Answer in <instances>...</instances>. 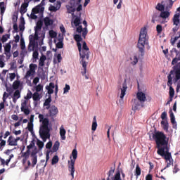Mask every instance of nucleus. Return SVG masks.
<instances>
[{
	"label": "nucleus",
	"mask_w": 180,
	"mask_h": 180,
	"mask_svg": "<svg viewBox=\"0 0 180 180\" xmlns=\"http://www.w3.org/2000/svg\"><path fill=\"white\" fill-rule=\"evenodd\" d=\"M153 138L155 140L157 146V153L165 160L167 163L166 167L161 170V172L167 168H169L172 164H174V159L169 152V148H168V140H167V136L164 132L157 131L153 134Z\"/></svg>",
	"instance_id": "f257e3e1"
},
{
	"label": "nucleus",
	"mask_w": 180,
	"mask_h": 180,
	"mask_svg": "<svg viewBox=\"0 0 180 180\" xmlns=\"http://www.w3.org/2000/svg\"><path fill=\"white\" fill-rule=\"evenodd\" d=\"M39 122H42V124L39 128V136L44 143L47 141V139H50V129L49 128V121L48 118H44L43 114H39L38 116Z\"/></svg>",
	"instance_id": "f03ea898"
},
{
	"label": "nucleus",
	"mask_w": 180,
	"mask_h": 180,
	"mask_svg": "<svg viewBox=\"0 0 180 180\" xmlns=\"http://www.w3.org/2000/svg\"><path fill=\"white\" fill-rule=\"evenodd\" d=\"M79 56L81 58L80 64H82L84 71L82 72V75L86 74V67L88 65V60H89V48L86 45V42L83 41V46L81 45L80 51H79ZM87 60V61L85 60Z\"/></svg>",
	"instance_id": "7ed1b4c3"
},
{
	"label": "nucleus",
	"mask_w": 180,
	"mask_h": 180,
	"mask_svg": "<svg viewBox=\"0 0 180 180\" xmlns=\"http://www.w3.org/2000/svg\"><path fill=\"white\" fill-rule=\"evenodd\" d=\"M147 28L146 27L141 28L139 34V39L138 41V49L141 53V57H144V49L146 46V41H147Z\"/></svg>",
	"instance_id": "20e7f679"
},
{
	"label": "nucleus",
	"mask_w": 180,
	"mask_h": 180,
	"mask_svg": "<svg viewBox=\"0 0 180 180\" xmlns=\"http://www.w3.org/2000/svg\"><path fill=\"white\" fill-rule=\"evenodd\" d=\"M137 100H134V106L135 110L139 109V108H144V102L147 101V97L146 96V94L143 91H139L136 94Z\"/></svg>",
	"instance_id": "39448f33"
},
{
	"label": "nucleus",
	"mask_w": 180,
	"mask_h": 180,
	"mask_svg": "<svg viewBox=\"0 0 180 180\" xmlns=\"http://www.w3.org/2000/svg\"><path fill=\"white\" fill-rule=\"evenodd\" d=\"M72 155L73 157V159L70 160V164H69L68 165V169L70 172L72 179H74V174L75 172V160H77V157H78V151L76 149H73L72 152Z\"/></svg>",
	"instance_id": "423d86ee"
},
{
	"label": "nucleus",
	"mask_w": 180,
	"mask_h": 180,
	"mask_svg": "<svg viewBox=\"0 0 180 180\" xmlns=\"http://www.w3.org/2000/svg\"><path fill=\"white\" fill-rule=\"evenodd\" d=\"M46 109L48 110V117H51V119L57 117V115H58V108L52 105L51 107H46Z\"/></svg>",
	"instance_id": "0eeeda50"
},
{
	"label": "nucleus",
	"mask_w": 180,
	"mask_h": 180,
	"mask_svg": "<svg viewBox=\"0 0 180 180\" xmlns=\"http://www.w3.org/2000/svg\"><path fill=\"white\" fill-rule=\"evenodd\" d=\"M29 39L28 51L32 53V51H34V49L39 47V44L36 41L37 39L34 38V35H30Z\"/></svg>",
	"instance_id": "6e6552de"
},
{
	"label": "nucleus",
	"mask_w": 180,
	"mask_h": 180,
	"mask_svg": "<svg viewBox=\"0 0 180 180\" xmlns=\"http://www.w3.org/2000/svg\"><path fill=\"white\" fill-rule=\"evenodd\" d=\"M20 110L21 112H23L25 116L30 115V110L29 109V106H27V101L25 100L24 102L21 103Z\"/></svg>",
	"instance_id": "1a4fd4ad"
},
{
	"label": "nucleus",
	"mask_w": 180,
	"mask_h": 180,
	"mask_svg": "<svg viewBox=\"0 0 180 180\" xmlns=\"http://www.w3.org/2000/svg\"><path fill=\"white\" fill-rule=\"evenodd\" d=\"M74 39L77 41V49L79 51H81V41H82V37L79 34H75Z\"/></svg>",
	"instance_id": "9d476101"
},
{
	"label": "nucleus",
	"mask_w": 180,
	"mask_h": 180,
	"mask_svg": "<svg viewBox=\"0 0 180 180\" xmlns=\"http://www.w3.org/2000/svg\"><path fill=\"white\" fill-rule=\"evenodd\" d=\"M54 88H56V85L53 82L49 83V86H46V89L48 91L49 95L54 94Z\"/></svg>",
	"instance_id": "9b49d317"
},
{
	"label": "nucleus",
	"mask_w": 180,
	"mask_h": 180,
	"mask_svg": "<svg viewBox=\"0 0 180 180\" xmlns=\"http://www.w3.org/2000/svg\"><path fill=\"white\" fill-rule=\"evenodd\" d=\"M126 91H127V83L126 82V81H124L122 84V88H121V99H123L124 98V95H126Z\"/></svg>",
	"instance_id": "f8f14e48"
},
{
	"label": "nucleus",
	"mask_w": 180,
	"mask_h": 180,
	"mask_svg": "<svg viewBox=\"0 0 180 180\" xmlns=\"http://www.w3.org/2000/svg\"><path fill=\"white\" fill-rule=\"evenodd\" d=\"M170 113V122L173 124V129H176V121L175 120V115L172 112V110L169 111Z\"/></svg>",
	"instance_id": "ddd939ff"
},
{
	"label": "nucleus",
	"mask_w": 180,
	"mask_h": 180,
	"mask_svg": "<svg viewBox=\"0 0 180 180\" xmlns=\"http://www.w3.org/2000/svg\"><path fill=\"white\" fill-rule=\"evenodd\" d=\"M27 6H29V2H24L20 7V14L26 13L27 12Z\"/></svg>",
	"instance_id": "4468645a"
},
{
	"label": "nucleus",
	"mask_w": 180,
	"mask_h": 180,
	"mask_svg": "<svg viewBox=\"0 0 180 180\" xmlns=\"http://www.w3.org/2000/svg\"><path fill=\"white\" fill-rule=\"evenodd\" d=\"M20 98V90H15L13 96V103H16L18 102V99Z\"/></svg>",
	"instance_id": "2eb2a0df"
},
{
	"label": "nucleus",
	"mask_w": 180,
	"mask_h": 180,
	"mask_svg": "<svg viewBox=\"0 0 180 180\" xmlns=\"http://www.w3.org/2000/svg\"><path fill=\"white\" fill-rule=\"evenodd\" d=\"M66 8L68 13H71L72 18H75V14H74V12H75L76 8L74 6L70 5L66 6Z\"/></svg>",
	"instance_id": "dca6fc26"
},
{
	"label": "nucleus",
	"mask_w": 180,
	"mask_h": 180,
	"mask_svg": "<svg viewBox=\"0 0 180 180\" xmlns=\"http://www.w3.org/2000/svg\"><path fill=\"white\" fill-rule=\"evenodd\" d=\"M7 142L8 143V146H18V143L16 142V140L12 136H10L8 137Z\"/></svg>",
	"instance_id": "f3484780"
},
{
	"label": "nucleus",
	"mask_w": 180,
	"mask_h": 180,
	"mask_svg": "<svg viewBox=\"0 0 180 180\" xmlns=\"http://www.w3.org/2000/svg\"><path fill=\"white\" fill-rule=\"evenodd\" d=\"M44 22L46 27H49V26H51V25H53V23H54V21H53V20L50 19L49 17H46L44 19Z\"/></svg>",
	"instance_id": "a211bd4d"
},
{
	"label": "nucleus",
	"mask_w": 180,
	"mask_h": 180,
	"mask_svg": "<svg viewBox=\"0 0 180 180\" xmlns=\"http://www.w3.org/2000/svg\"><path fill=\"white\" fill-rule=\"evenodd\" d=\"M43 11H44V8L41 7V6L38 5L36 7H34V8H32V13H40V12H43Z\"/></svg>",
	"instance_id": "6ab92c4d"
},
{
	"label": "nucleus",
	"mask_w": 180,
	"mask_h": 180,
	"mask_svg": "<svg viewBox=\"0 0 180 180\" xmlns=\"http://www.w3.org/2000/svg\"><path fill=\"white\" fill-rule=\"evenodd\" d=\"M180 13H176L173 17V23L175 25V26H178V25L180 23Z\"/></svg>",
	"instance_id": "aec40b11"
},
{
	"label": "nucleus",
	"mask_w": 180,
	"mask_h": 180,
	"mask_svg": "<svg viewBox=\"0 0 180 180\" xmlns=\"http://www.w3.org/2000/svg\"><path fill=\"white\" fill-rule=\"evenodd\" d=\"M43 27V20H39L37 21L36 27H34L35 32H39L41 30V27Z\"/></svg>",
	"instance_id": "412c9836"
},
{
	"label": "nucleus",
	"mask_w": 180,
	"mask_h": 180,
	"mask_svg": "<svg viewBox=\"0 0 180 180\" xmlns=\"http://www.w3.org/2000/svg\"><path fill=\"white\" fill-rule=\"evenodd\" d=\"M50 103H51V95H49L48 98L45 100V102L44 103V106H45V108H50L51 107V105H50Z\"/></svg>",
	"instance_id": "4be33fe9"
},
{
	"label": "nucleus",
	"mask_w": 180,
	"mask_h": 180,
	"mask_svg": "<svg viewBox=\"0 0 180 180\" xmlns=\"http://www.w3.org/2000/svg\"><path fill=\"white\" fill-rule=\"evenodd\" d=\"M37 153L32 152L31 153V157H32V167H34L36 164H37V155H36Z\"/></svg>",
	"instance_id": "5701e85b"
},
{
	"label": "nucleus",
	"mask_w": 180,
	"mask_h": 180,
	"mask_svg": "<svg viewBox=\"0 0 180 180\" xmlns=\"http://www.w3.org/2000/svg\"><path fill=\"white\" fill-rule=\"evenodd\" d=\"M171 15V13L169 11H162L160 15V18H162V19H167V18H169V15Z\"/></svg>",
	"instance_id": "b1692460"
},
{
	"label": "nucleus",
	"mask_w": 180,
	"mask_h": 180,
	"mask_svg": "<svg viewBox=\"0 0 180 180\" xmlns=\"http://www.w3.org/2000/svg\"><path fill=\"white\" fill-rule=\"evenodd\" d=\"M58 148H60V142L58 141H56L52 148V152L57 153V151H58Z\"/></svg>",
	"instance_id": "393cba45"
},
{
	"label": "nucleus",
	"mask_w": 180,
	"mask_h": 180,
	"mask_svg": "<svg viewBox=\"0 0 180 180\" xmlns=\"http://www.w3.org/2000/svg\"><path fill=\"white\" fill-rule=\"evenodd\" d=\"M67 131H65V129L63 127L60 128V136L61 140H65V134Z\"/></svg>",
	"instance_id": "a878e982"
},
{
	"label": "nucleus",
	"mask_w": 180,
	"mask_h": 180,
	"mask_svg": "<svg viewBox=\"0 0 180 180\" xmlns=\"http://www.w3.org/2000/svg\"><path fill=\"white\" fill-rule=\"evenodd\" d=\"M96 127H98V122H96V116H94L93 118V122L91 125V130L95 131L96 130Z\"/></svg>",
	"instance_id": "bb28decb"
},
{
	"label": "nucleus",
	"mask_w": 180,
	"mask_h": 180,
	"mask_svg": "<svg viewBox=\"0 0 180 180\" xmlns=\"http://www.w3.org/2000/svg\"><path fill=\"white\" fill-rule=\"evenodd\" d=\"M140 175H141V168H140V166L139 165H136L135 169V176H136V178H139Z\"/></svg>",
	"instance_id": "cd10ccee"
},
{
	"label": "nucleus",
	"mask_w": 180,
	"mask_h": 180,
	"mask_svg": "<svg viewBox=\"0 0 180 180\" xmlns=\"http://www.w3.org/2000/svg\"><path fill=\"white\" fill-rule=\"evenodd\" d=\"M47 60V57L46 56L42 55L39 59V67H44V62Z\"/></svg>",
	"instance_id": "c85d7f7f"
},
{
	"label": "nucleus",
	"mask_w": 180,
	"mask_h": 180,
	"mask_svg": "<svg viewBox=\"0 0 180 180\" xmlns=\"http://www.w3.org/2000/svg\"><path fill=\"white\" fill-rule=\"evenodd\" d=\"M32 98L34 102H37L38 101H40V94L37 92H34L32 95Z\"/></svg>",
	"instance_id": "c756f323"
},
{
	"label": "nucleus",
	"mask_w": 180,
	"mask_h": 180,
	"mask_svg": "<svg viewBox=\"0 0 180 180\" xmlns=\"http://www.w3.org/2000/svg\"><path fill=\"white\" fill-rule=\"evenodd\" d=\"M20 86V81H15L13 83V89L15 91L19 89V86Z\"/></svg>",
	"instance_id": "7c9ffc66"
},
{
	"label": "nucleus",
	"mask_w": 180,
	"mask_h": 180,
	"mask_svg": "<svg viewBox=\"0 0 180 180\" xmlns=\"http://www.w3.org/2000/svg\"><path fill=\"white\" fill-rule=\"evenodd\" d=\"M130 60L131 61V63L132 64V65H136V64L139 63V58H137V56H134L130 58Z\"/></svg>",
	"instance_id": "2f4dec72"
},
{
	"label": "nucleus",
	"mask_w": 180,
	"mask_h": 180,
	"mask_svg": "<svg viewBox=\"0 0 180 180\" xmlns=\"http://www.w3.org/2000/svg\"><path fill=\"white\" fill-rule=\"evenodd\" d=\"M161 124L163 125V130L166 132H168V122L166 121H161Z\"/></svg>",
	"instance_id": "473e14b6"
},
{
	"label": "nucleus",
	"mask_w": 180,
	"mask_h": 180,
	"mask_svg": "<svg viewBox=\"0 0 180 180\" xmlns=\"http://www.w3.org/2000/svg\"><path fill=\"white\" fill-rule=\"evenodd\" d=\"M112 180H122L120 177V172H117L114 176L111 177Z\"/></svg>",
	"instance_id": "72a5a7b5"
},
{
	"label": "nucleus",
	"mask_w": 180,
	"mask_h": 180,
	"mask_svg": "<svg viewBox=\"0 0 180 180\" xmlns=\"http://www.w3.org/2000/svg\"><path fill=\"white\" fill-rule=\"evenodd\" d=\"M73 23H74L75 26H76V27L79 26V25H81V18L76 17L75 18Z\"/></svg>",
	"instance_id": "f704fd0d"
},
{
	"label": "nucleus",
	"mask_w": 180,
	"mask_h": 180,
	"mask_svg": "<svg viewBox=\"0 0 180 180\" xmlns=\"http://www.w3.org/2000/svg\"><path fill=\"white\" fill-rule=\"evenodd\" d=\"M32 58L34 60H37L39 58V51H37V48H35L32 53Z\"/></svg>",
	"instance_id": "c9c22d12"
},
{
	"label": "nucleus",
	"mask_w": 180,
	"mask_h": 180,
	"mask_svg": "<svg viewBox=\"0 0 180 180\" xmlns=\"http://www.w3.org/2000/svg\"><path fill=\"white\" fill-rule=\"evenodd\" d=\"M114 173H115V168L111 167L108 173V176L107 178V180H110V176H112Z\"/></svg>",
	"instance_id": "e433bc0d"
},
{
	"label": "nucleus",
	"mask_w": 180,
	"mask_h": 180,
	"mask_svg": "<svg viewBox=\"0 0 180 180\" xmlns=\"http://www.w3.org/2000/svg\"><path fill=\"white\" fill-rule=\"evenodd\" d=\"M169 98H174V96L175 95V90L174 89V88H172V86L169 87Z\"/></svg>",
	"instance_id": "4c0bfd02"
},
{
	"label": "nucleus",
	"mask_w": 180,
	"mask_h": 180,
	"mask_svg": "<svg viewBox=\"0 0 180 180\" xmlns=\"http://www.w3.org/2000/svg\"><path fill=\"white\" fill-rule=\"evenodd\" d=\"M58 160H59V159H58V155L53 156V158H52V161H51L52 165H54L57 164V162H58Z\"/></svg>",
	"instance_id": "58836bf2"
},
{
	"label": "nucleus",
	"mask_w": 180,
	"mask_h": 180,
	"mask_svg": "<svg viewBox=\"0 0 180 180\" xmlns=\"http://www.w3.org/2000/svg\"><path fill=\"white\" fill-rule=\"evenodd\" d=\"M12 48V46L11 45L10 43L6 44V46H4V53L5 52H9L11 51V49Z\"/></svg>",
	"instance_id": "ea45409f"
},
{
	"label": "nucleus",
	"mask_w": 180,
	"mask_h": 180,
	"mask_svg": "<svg viewBox=\"0 0 180 180\" xmlns=\"http://www.w3.org/2000/svg\"><path fill=\"white\" fill-rule=\"evenodd\" d=\"M49 36L51 39H56L57 37V32H54V30L49 31Z\"/></svg>",
	"instance_id": "a19ab883"
},
{
	"label": "nucleus",
	"mask_w": 180,
	"mask_h": 180,
	"mask_svg": "<svg viewBox=\"0 0 180 180\" xmlns=\"http://www.w3.org/2000/svg\"><path fill=\"white\" fill-rule=\"evenodd\" d=\"M20 46L21 49H26V44H25V39H23V37L20 38Z\"/></svg>",
	"instance_id": "79ce46f5"
},
{
	"label": "nucleus",
	"mask_w": 180,
	"mask_h": 180,
	"mask_svg": "<svg viewBox=\"0 0 180 180\" xmlns=\"http://www.w3.org/2000/svg\"><path fill=\"white\" fill-rule=\"evenodd\" d=\"M27 129L28 131L31 132V134H34V131H33V124L28 122Z\"/></svg>",
	"instance_id": "37998d69"
},
{
	"label": "nucleus",
	"mask_w": 180,
	"mask_h": 180,
	"mask_svg": "<svg viewBox=\"0 0 180 180\" xmlns=\"http://www.w3.org/2000/svg\"><path fill=\"white\" fill-rule=\"evenodd\" d=\"M37 146H38L39 150H41L44 147V143L40 140H38L37 142Z\"/></svg>",
	"instance_id": "c03bdc74"
},
{
	"label": "nucleus",
	"mask_w": 180,
	"mask_h": 180,
	"mask_svg": "<svg viewBox=\"0 0 180 180\" xmlns=\"http://www.w3.org/2000/svg\"><path fill=\"white\" fill-rule=\"evenodd\" d=\"M156 9H158V11H160V12H162V11H164V9H165V7H164V5H162L161 4H158V5L156 6Z\"/></svg>",
	"instance_id": "a18cd8bd"
},
{
	"label": "nucleus",
	"mask_w": 180,
	"mask_h": 180,
	"mask_svg": "<svg viewBox=\"0 0 180 180\" xmlns=\"http://www.w3.org/2000/svg\"><path fill=\"white\" fill-rule=\"evenodd\" d=\"M34 74V72L32 70H29L27 71L26 75H25V78H29L30 77H32Z\"/></svg>",
	"instance_id": "49530a36"
},
{
	"label": "nucleus",
	"mask_w": 180,
	"mask_h": 180,
	"mask_svg": "<svg viewBox=\"0 0 180 180\" xmlns=\"http://www.w3.org/2000/svg\"><path fill=\"white\" fill-rule=\"evenodd\" d=\"M8 39H9V34L3 35L1 37L2 43L6 42Z\"/></svg>",
	"instance_id": "de8ad7c7"
},
{
	"label": "nucleus",
	"mask_w": 180,
	"mask_h": 180,
	"mask_svg": "<svg viewBox=\"0 0 180 180\" xmlns=\"http://www.w3.org/2000/svg\"><path fill=\"white\" fill-rule=\"evenodd\" d=\"M156 30L158 34H160L162 32V25H158L156 26Z\"/></svg>",
	"instance_id": "09e8293b"
},
{
	"label": "nucleus",
	"mask_w": 180,
	"mask_h": 180,
	"mask_svg": "<svg viewBox=\"0 0 180 180\" xmlns=\"http://www.w3.org/2000/svg\"><path fill=\"white\" fill-rule=\"evenodd\" d=\"M30 155V150H27L26 152L22 153V157H24V158H29Z\"/></svg>",
	"instance_id": "8fccbe9b"
},
{
	"label": "nucleus",
	"mask_w": 180,
	"mask_h": 180,
	"mask_svg": "<svg viewBox=\"0 0 180 180\" xmlns=\"http://www.w3.org/2000/svg\"><path fill=\"white\" fill-rule=\"evenodd\" d=\"M36 68H37V65H36V64H30V70L35 72L34 70H36Z\"/></svg>",
	"instance_id": "3c124183"
},
{
	"label": "nucleus",
	"mask_w": 180,
	"mask_h": 180,
	"mask_svg": "<svg viewBox=\"0 0 180 180\" xmlns=\"http://www.w3.org/2000/svg\"><path fill=\"white\" fill-rule=\"evenodd\" d=\"M33 147H34V141H32L30 145H28L27 146V150H28V151H30V150H32V148H33Z\"/></svg>",
	"instance_id": "603ef678"
},
{
	"label": "nucleus",
	"mask_w": 180,
	"mask_h": 180,
	"mask_svg": "<svg viewBox=\"0 0 180 180\" xmlns=\"http://www.w3.org/2000/svg\"><path fill=\"white\" fill-rule=\"evenodd\" d=\"M6 91L8 92L9 95H11V94H13V87H8L7 85H6Z\"/></svg>",
	"instance_id": "864d4df0"
},
{
	"label": "nucleus",
	"mask_w": 180,
	"mask_h": 180,
	"mask_svg": "<svg viewBox=\"0 0 180 180\" xmlns=\"http://www.w3.org/2000/svg\"><path fill=\"white\" fill-rule=\"evenodd\" d=\"M32 96H33V94H32V91H29V92L27 94V96L25 97V99L27 101L29 99H31Z\"/></svg>",
	"instance_id": "5fc2aeb1"
},
{
	"label": "nucleus",
	"mask_w": 180,
	"mask_h": 180,
	"mask_svg": "<svg viewBox=\"0 0 180 180\" xmlns=\"http://www.w3.org/2000/svg\"><path fill=\"white\" fill-rule=\"evenodd\" d=\"M49 9L51 12H57L58 11V8L54 6H51Z\"/></svg>",
	"instance_id": "6e6d98bb"
},
{
	"label": "nucleus",
	"mask_w": 180,
	"mask_h": 180,
	"mask_svg": "<svg viewBox=\"0 0 180 180\" xmlns=\"http://www.w3.org/2000/svg\"><path fill=\"white\" fill-rule=\"evenodd\" d=\"M70 89H71V87L70 86V85L65 84V86L63 89V93L67 94V92H68L70 91Z\"/></svg>",
	"instance_id": "4d7b16f0"
},
{
	"label": "nucleus",
	"mask_w": 180,
	"mask_h": 180,
	"mask_svg": "<svg viewBox=\"0 0 180 180\" xmlns=\"http://www.w3.org/2000/svg\"><path fill=\"white\" fill-rule=\"evenodd\" d=\"M86 34H88V30L86 29V27H84L82 31V37H84V39L86 37Z\"/></svg>",
	"instance_id": "13d9d810"
},
{
	"label": "nucleus",
	"mask_w": 180,
	"mask_h": 180,
	"mask_svg": "<svg viewBox=\"0 0 180 180\" xmlns=\"http://www.w3.org/2000/svg\"><path fill=\"white\" fill-rule=\"evenodd\" d=\"M43 90V86L41 84H38L36 87V92L39 93L40 91Z\"/></svg>",
	"instance_id": "bf43d9fd"
},
{
	"label": "nucleus",
	"mask_w": 180,
	"mask_h": 180,
	"mask_svg": "<svg viewBox=\"0 0 180 180\" xmlns=\"http://www.w3.org/2000/svg\"><path fill=\"white\" fill-rule=\"evenodd\" d=\"M63 47H64V44H63V42L60 41L56 44L57 49H63Z\"/></svg>",
	"instance_id": "052dcab7"
},
{
	"label": "nucleus",
	"mask_w": 180,
	"mask_h": 180,
	"mask_svg": "<svg viewBox=\"0 0 180 180\" xmlns=\"http://www.w3.org/2000/svg\"><path fill=\"white\" fill-rule=\"evenodd\" d=\"M84 29L82 28V25H78V27H77L76 32L77 33H82Z\"/></svg>",
	"instance_id": "680f3d73"
},
{
	"label": "nucleus",
	"mask_w": 180,
	"mask_h": 180,
	"mask_svg": "<svg viewBox=\"0 0 180 180\" xmlns=\"http://www.w3.org/2000/svg\"><path fill=\"white\" fill-rule=\"evenodd\" d=\"M51 147H53V142L51 141L48 142L46 145V148H48L49 150H50Z\"/></svg>",
	"instance_id": "e2e57ef3"
},
{
	"label": "nucleus",
	"mask_w": 180,
	"mask_h": 180,
	"mask_svg": "<svg viewBox=\"0 0 180 180\" xmlns=\"http://www.w3.org/2000/svg\"><path fill=\"white\" fill-rule=\"evenodd\" d=\"M161 119L162 120H165V119H167V112H163L161 114Z\"/></svg>",
	"instance_id": "0e129e2a"
},
{
	"label": "nucleus",
	"mask_w": 180,
	"mask_h": 180,
	"mask_svg": "<svg viewBox=\"0 0 180 180\" xmlns=\"http://www.w3.org/2000/svg\"><path fill=\"white\" fill-rule=\"evenodd\" d=\"M16 78V74L15 73H11L10 74V79L11 81H13Z\"/></svg>",
	"instance_id": "69168bd1"
},
{
	"label": "nucleus",
	"mask_w": 180,
	"mask_h": 180,
	"mask_svg": "<svg viewBox=\"0 0 180 180\" xmlns=\"http://www.w3.org/2000/svg\"><path fill=\"white\" fill-rule=\"evenodd\" d=\"M21 55L23 56V57H25V56H26V54H27V51H26V48H24L23 49H21Z\"/></svg>",
	"instance_id": "338daca9"
},
{
	"label": "nucleus",
	"mask_w": 180,
	"mask_h": 180,
	"mask_svg": "<svg viewBox=\"0 0 180 180\" xmlns=\"http://www.w3.org/2000/svg\"><path fill=\"white\" fill-rule=\"evenodd\" d=\"M146 180H153V174H148L146 176Z\"/></svg>",
	"instance_id": "774afa93"
}]
</instances>
